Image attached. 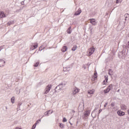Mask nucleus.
Masks as SVG:
<instances>
[{
	"mask_svg": "<svg viewBox=\"0 0 129 129\" xmlns=\"http://www.w3.org/2000/svg\"><path fill=\"white\" fill-rule=\"evenodd\" d=\"M51 88H52L51 85H48L44 89V94H48L50 92V90H51Z\"/></svg>",
	"mask_w": 129,
	"mask_h": 129,
	"instance_id": "nucleus-1",
	"label": "nucleus"
},
{
	"mask_svg": "<svg viewBox=\"0 0 129 129\" xmlns=\"http://www.w3.org/2000/svg\"><path fill=\"white\" fill-rule=\"evenodd\" d=\"M113 86V85L111 84L110 85H109L107 87V88L106 89H105L104 90V93H108V92H109L110 90H111V88H112Z\"/></svg>",
	"mask_w": 129,
	"mask_h": 129,
	"instance_id": "nucleus-2",
	"label": "nucleus"
},
{
	"mask_svg": "<svg viewBox=\"0 0 129 129\" xmlns=\"http://www.w3.org/2000/svg\"><path fill=\"white\" fill-rule=\"evenodd\" d=\"M95 51V48L94 47H91L88 49V55L89 56H91V54L94 53Z\"/></svg>",
	"mask_w": 129,
	"mask_h": 129,
	"instance_id": "nucleus-3",
	"label": "nucleus"
},
{
	"mask_svg": "<svg viewBox=\"0 0 129 129\" xmlns=\"http://www.w3.org/2000/svg\"><path fill=\"white\" fill-rule=\"evenodd\" d=\"M37 48H38V43H35L34 44H33L31 47H30V49L31 50H35V49H37Z\"/></svg>",
	"mask_w": 129,
	"mask_h": 129,
	"instance_id": "nucleus-4",
	"label": "nucleus"
},
{
	"mask_svg": "<svg viewBox=\"0 0 129 129\" xmlns=\"http://www.w3.org/2000/svg\"><path fill=\"white\" fill-rule=\"evenodd\" d=\"M95 90L94 89H92V90H88V94H89L90 95V96H88V97H91L92 96L91 95L92 94H94V92H95Z\"/></svg>",
	"mask_w": 129,
	"mask_h": 129,
	"instance_id": "nucleus-5",
	"label": "nucleus"
},
{
	"mask_svg": "<svg viewBox=\"0 0 129 129\" xmlns=\"http://www.w3.org/2000/svg\"><path fill=\"white\" fill-rule=\"evenodd\" d=\"M51 113H53V111H52L51 110H49L44 113V115H45L46 116H49V115H50V114H51Z\"/></svg>",
	"mask_w": 129,
	"mask_h": 129,
	"instance_id": "nucleus-6",
	"label": "nucleus"
},
{
	"mask_svg": "<svg viewBox=\"0 0 129 129\" xmlns=\"http://www.w3.org/2000/svg\"><path fill=\"white\" fill-rule=\"evenodd\" d=\"M90 114V111L89 110L86 111L84 113V117H87L88 116H89Z\"/></svg>",
	"mask_w": 129,
	"mask_h": 129,
	"instance_id": "nucleus-7",
	"label": "nucleus"
},
{
	"mask_svg": "<svg viewBox=\"0 0 129 129\" xmlns=\"http://www.w3.org/2000/svg\"><path fill=\"white\" fill-rule=\"evenodd\" d=\"M60 89H62V88H61V85H58L55 87L54 89L55 92H59V90H60Z\"/></svg>",
	"mask_w": 129,
	"mask_h": 129,
	"instance_id": "nucleus-8",
	"label": "nucleus"
},
{
	"mask_svg": "<svg viewBox=\"0 0 129 129\" xmlns=\"http://www.w3.org/2000/svg\"><path fill=\"white\" fill-rule=\"evenodd\" d=\"M98 109V107H96L95 108L94 110L92 111L91 114V116H92V117L94 118L96 116V114H95V110H97Z\"/></svg>",
	"mask_w": 129,
	"mask_h": 129,
	"instance_id": "nucleus-9",
	"label": "nucleus"
},
{
	"mask_svg": "<svg viewBox=\"0 0 129 129\" xmlns=\"http://www.w3.org/2000/svg\"><path fill=\"white\" fill-rule=\"evenodd\" d=\"M90 23L93 26H96V25H97V23H96L94 19H90Z\"/></svg>",
	"mask_w": 129,
	"mask_h": 129,
	"instance_id": "nucleus-10",
	"label": "nucleus"
},
{
	"mask_svg": "<svg viewBox=\"0 0 129 129\" xmlns=\"http://www.w3.org/2000/svg\"><path fill=\"white\" fill-rule=\"evenodd\" d=\"M117 113L118 114V115H119L120 116H122L123 115H124V114H125V113H124V112L119 110L117 112Z\"/></svg>",
	"mask_w": 129,
	"mask_h": 129,
	"instance_id": "nucleus-11",
	"label": "nucleus"
},
{
	"mask_svg": "<svg viewBox=\"0 0 129 129\" xmlns=\"http://www.w3.org/2000/svg\"><path fill=\"white\" fill-rule=\"evenodd\" d=\"M6 65V61L3 59H0V67H4Z\"/></svg>",
	"mask_w": 129,
	"mask_h": 129,
	"instance_id": "nucleus-12",
	"label": "nucleus"
},
{
	"mask_svg": "<svg viewBox=\"0 0 129 129\" xmlns=\"http://www.w3.org/2000/svg\"><path fill=\"white\" fill-rule=\"evenodd\" d=\"M70 70H71V68L70 67H66L63 68V71H64V72H69Z\"/></svg>",
	"mask_w": 129,
	"mask_h": 129,
	"instance_id": "nucleus-13",
	"label": "nucleus"
},
{
	"mask_svg": "<svg viewBox=\"0 0 129 129\" xmlns=\"http://www.w3.org/2000/svg\"><path fill=\"white\" fill-rule=\"evenodd\" d=\"M81 14V9H79L78 10L75 12V16H79Z\"/></svg>",
	"mask_w": 129,
	"mask_h": 129,
	"instance_id": "nucleus-14",
	"label": "nucleus"
},
{
	"mask_svg": "<svg viewBox=\"0 0 129 129\" xmlns=\"http://www.w3.org/2000/svg\"><path fill=\"white\" fill-rule=\"evenodd\" d=\"M67 84V83H62L59 84V85H60V87L62 90L64 89V87H65V86H66Z\"/></svg>",
	"mask_w": 129,
	"mask_h": 129,
	"instance_id": "nucleus-15",
	"label": "nucleus"
},
{
	"mask_svg": "<svg viewBox=\"0 0 129 129\" xmlns=\"http://www.w3.org/2000/svg\"><path fill=\"white\" fill-rule=\"evenodd\" d=\"M78 92H79V89L75 88L74 92H73V94H76V93H78Z\"/></svg>",
	"mask_w": 129,
	"mask_h": 129,
	"instance_id": "nucleus-16",
	"label": "nucleus"
},
{
	"mask_svg": "<svg viewBox=\"0 0 129 129\" xmlns=\"http://www.w3.org/2000/svg\"><path fill=\"white\" fill-rule=\"evenodd\" d=\"M108 74L110 76H112L113 75V71L111 69H109L108 70Z\"/></svg>",
	"mask_w": 129,
	"mask_h": 129,
	"instance_id": "nucleus-17",
	"label": "nucleus"
},
{
	"mask_svg": "<svg viewBox=\"0 0 129 129\" xmlns=\"http://www.w3.org/2000/svg\"><path fill=\"white\" fill-rule=\"evenodd\" d=\"M0 18L3 19V18H6V15L4 13V12H1L0 13Z\"/></svg>",
	"mask_w": 129,
	"mask_h": 129,
	"instance_id": "nucleus-18",
	"label": "nucleus"
},
{
	"mask_svg": "<svg viewBox=\"0 0 129 129\" xmlns=\"http://www.w3.org/2000/svg\"><path fill=\"white\" fill-rule=\"evenodd\" d=\"M120 107L122 110H125V109H126V106L124 104L121 105Z\"/></svg>",
	"mask_w": 129,
	"mask_h": 129,
	"instance_id": "nucleus-19",
	"label": "nucleus"
},
{
	"mask_svg": "<svg viewBox=\"0 0 129 129\" xmlns=\"http://www.w3.org/2000/svg\"><path fill=\"white\" fill-rule=\"evenodd\" d=\"M68 49V48L67 47V46H63L61 49V51L62 52H66Z\"/></svg>",
	"mask_w": 129,
	"mask_h": 129,
	"instance_id": "nucleus-20",
	"label": "nucleus"
},
{
	"mask_svg": "<svg viewBox=\"0 0 129 129\" xmlns=\"http://www.w3.org/2000/svg\"><path fill=\"white\" fill-rule=\"evenodd\" d=\"M67 33H68V34H71V33H72V31H71V27H69L67 30Z\"/></svg>",
	"mask_w": 129,
	"mask_h": 129,
	"instance_id": "nucleus-21",
	"label": "nucleus"
},
{
	"mask_svg": "<svg viewBox=\"0 0 129 129\" xmlns=\"http://www.w3.org/2000/svg\"><path fill=\"white\" fill-rule=\"evenodd\" d=\"M14 24H15V22L14 21H11L8 22V26H11V25H14Z\"/></svg>",
	"mask_w": 129,
	"mask_h": 129,
	"instance_id": "nucleus-22",
	"label": "nucleus"
},
{
	"mask_svg": "<svg viewBox=\"0 0 129 129\" xmlns=\"http://www.w3.org/2000/svg\"><path fill=\"white\" fill-rule=\"evenodd\" d=\"M59 126H60V127H61V128H64L65 125H64V124L60 123Z\"/></svg>",
	"mask_w": 129,
	"mask_h": 129,
	"instance_id": "nucleus-23",
	"label": "nucleus"
},
{
	"mask_svg": "<svg viewBox=\"0 0 129 129\" xmlns=\"http://www.w3.org/2000/svg\"><path fill=\"white\" fill-rule=\"evenodd\" d=\"M77 49V45H74V47L72 48V51H75Z\"/></svg>",
	"mask_w": 129,
	"mask_h": 129,
	"instance_id": "nucleus-24",
	"label": "nucleus"
},
{
	"mask_svg": "<svg viewBox=\"0 0 129 129\" xmlns=\"http://www.w3.org/2000/svg\"><path fill=\"white\" fill-rule=\"evenodd\" d=\"M11 100L12 103H15V98L14 97L11 98Z\"/></svg>",
	"mask_w": 129,
	"mask_h": 129,
	"instance_id": "nucleus-25",
	"label": "nucleus"
},
{
	"mask_svg": "<svg viewBox=\"0 0 129 129\" xmlns=\"http://www.w3.org/2000/svg\"><path fill=\"white\" fill-rule=\"evenodd\" d=\"M39 64H40V62H37L35 64H34V67H38L39 66Z\"/></svg>",
	"mask_w": 129,
	"mask_h": 129,
	"instance_id": "nucleus-26",
	"label": "nucleus"
},
{
	"mask_svg": "<svg viewBox=\"0 0 129 129\" xmlns=\"http://www.w3.org/2000/svg\"><path fill=\"white\" fill-rule=\"evenodd\" d=\"M94 78H97V73H95L94 74Z\"/></svg>",
	"mask_w": 129,
	"mask_h": 129,
	"instance_id": "nucleus-27",
	"label": "nucleus"
},
{
	"mask_svg": "<svg viewBox=\"0 0 129 129\" xmlns=\"http://www.w3.org/2000/svg\"><path fill=\"white\" fill-rule=\"evenodd\" d=\"M122 2V0H116V4H119V3H121Z\"/></svg>",
	"mask_w": 129,
	"mask_h": 129,
	"instance_id": "nucleus-28",
	"label": "nucleus"
},
{
	"mask_svg": "<svg viewBox=\"0 0 129 129\" xmlns=\"http://www.w3.org/2000/svg\"><path fill=\"white\" fill-rule=\"evenodd\" d=\"M40 121H41V119H38L36 122H35V125H37V124H38V123H39V122H40Z\"/></svg>",
	"mask_w": 129,
	"mask_h": 129,
	"instance_id": "nucleus-29",
	"label": "nucleus"
},
{
	"mask_svg": "<svg viewBox=\"0 0 129 129\" xmlns=\"http://www.w3.org/2000/svg\"><path fill=\"white\" fill-rule=\"evenodd\" d=\"M104 77L105 78V80L106 81V82H107V80H108V77L105 76Z\"/></svg>",
	"mask_w": 129,
	"mask_h": 129,
	"instance_id": "nucleus-30",
	"label": "nucleus"
},
{
	"mask_svg": "<svg viewBox=\"0 0 129 129\" xmlns=\"http://www.w3.org/2000/svg\"><path fill=\"white\" fill-rule=\"evenodd\" d=\"M129 15H128V14H125V15H124V17H125V21H126L127 20V16H128Z\"/></svg>",
	"mask_w": 129,
	"mask_h": 129,
	"instance_id": "nucleus-31",
	"label": "nucleus"
},
{
	"mask_svg": "<svg viewBox=\"0 0 129 129\" xmlns=\"http://www.w3.org/2000/svg\"><path fill=\"white\" fill-rule=\"evenodd\" d=\"M62 121H63V122H66V121H67V119H66L65 117H64L63 118Z\"/></svg>",
	"mask_w": 129,
	"mask_h": 129,
	"instance_id": "nucleus-32",
	"label": "nucleus"
},
{
	"mask_svg": "<svg viewBox=\"0 0 129 129\" xmlns=\"http://www.w3.org/2000/svg\"><path fill=\"white\" fill-rule=\"evenodd\" d=\"M4 47H5V45L2 46L0 47V52H1V51H2V50H3V49H4Z\"/></svg>",
	"mask_w": 129,
	"mask_h": 129,
	"instance_id": "nucleus-33",
	"label": "nucleus"
},
{
	"mask_svg": "<svg viewBox=\"0 0 129 129\" xmlns=\"http://www.w3.org/2000/svg\"><path fill=\"white\" fill-rule=\"evenodd\" d=\"M21 4L22 6H24L25 5V1L22 2L21 3Z\"/></svg>",
	"mask_w": 129,
	"mask_h": 129,
	"instance_id": "nucleus-34",
	"label": "nucleus"
},
{
	"mask_svg": "<svg viewBox=\"0 0 129 129\" xmlns=\"http://www.w3.org/2000/svg\"><path fill=\"white\" fill-rule=\"evenodd\" d=\"M36 124H34L33 126H32V129H35L36 128Z\"/></svg>",
	"mask_w": 129,
	"mask_h": 129,
	"instance_id": "nucleus-35",
	"label": "nucleus"
},
{
	"mask_svg": "<svg viewBox=\"0 0 129 129\" xmlns=\"http://www.w3.org/2000/svg\"><path fill=\"white\" fill-rule=\"evenodd\" d=\"M21 105H22V103H19L18 107H19V108H20V106H21Z\"/></svg>",
	"mask_w": 129,
	"mask_h": 129,
	"instance_id": "nucleus-36",
	"label": "nucleus"
},
{
	"mask_svg": "<svg viewBox=\"0 0 129 129\" xmlns=\"http://www.w3.org/2000/svg\"><path fill=\"white\" fill-rule=\"evenodd\" d=\"M83 68H84V70L86 69V66H85V64L83 65Z\"/></svg>",
	"mask_w": 129,
	"mask_h": 129,
	"instance_id": "nucleus-37",
	"label": "nucleus"
},
{
	"mask_svg": "<svg viewBox=\"0 0 129 129\" xmlns=\"http://www.w3.org/2000/svg\"><path fill=\"white\" fill-rule=\"evenodd\" d=\"M107 104H108V103L107 102L105 103V104L104 105V107H106V106H107Z\"/></svg>",
	"mask_w": 129,
	"mask_h": 129,
	"instance_id": "nucleus-38",
	"label": "nucleus"
},
{
	"mask_svg": "<svg viewBox=\"0 0 129 129\" xmlns=\"http://www.w3.org/2000/svg\"><path fill=\"white\" fill-rule=\"evenodd\" d=\"M111 106H112V107H113V106H114V103H111Z\"/></svg>",
	"mask_w": 129,
	"mask_h": 129,
	"instance_id": "nucleus-39",
	"label": "nucleus"
},
{
	"mask_svg": "<svg viewBox=\"0 0 129 129\" xmlns=\"http://www.w3.org/2000/svg\"><path fill=\"white\" fill-rule=\"evenodd\" d=\"M102 111V109H100V110H99V112H98V114H99V113H100V112H101Z\"/></svg>",
	"mask_w": 129,
	"mask_h": 129,
	"instance_id": "nucleus-40",
	"label": "nucleus"
},
{
	"mask_svg": "<svg viewBox=\"0 0 129 129\" xmlns=\"http://www.w3.org/2000/svg\"><path fill=\"white\" fill-rule=\"evenodd\" d=\"M42 48H43V46H40V48H39V50H40V49H42Z\"/></svg>",
	"mask_w": 129,
	"mask_h": 129,
	"instance_id": "nucleus-41",
	"label": "nucleus"
},
{
	"mask_svg": "<svg viewBox=\"0 0 129 129\" xmlns=\"http://www.w3.org/2000/svg\"><path fill=\"white\" fill-rule=\"evenodd\" d=\"M103 83H106V81L105 80L103 81Z\"/></svg>",
	"mask_w": 129,
	"mask_h": 129,
	"instance_id": "nucleus-42",
	"label": "nucleus"
},
{
	"mask_svg": "<svg viewBox=\"0 0 129 129\" xmlns=\"http://www.w3.org/2000/svg\"><path fill=\"white\" fill-rule=\"evenodd\" d=\"M16 129H22V128H20L19 127H17Z\"/></svg>",
	"mask_w": 129,
	"mask_h": 129,
	"instance_id": "nucleus-43",
	"label": "nucleus"
},
{
	"mask_svg": "<svg viewBox=\"0 0 129 129\" xmlns=\"http://www.w3.org/2000/svg\"><path fill=\"white\" fill-rule=\"evenodd\" d=\"M6 109H8V107L6 106Z\"/></svg>",
	"mask_w": 129,
	"mask_h": 129,
	"instance_id": "nucleus-44",
	"label": "nucleus"
},
{
	"mask_svg": "<svg viewBox=\"0 0 129 129\" xmlns=\"http://www.w3.org/2000/svg\"><path fill=\"white\" fill-rule=\"evenodd\" d=\"M70 124H71V125H72V123H71V122H70Z\"/></svg>",
	"mask_w": 129,
	"mask_h": 129,
	"instance_id": "nucleus-45",
	"label": "nucleus"
},
{
	"mask_svg": "<svg viewBox=\"0 0 129 129\" xmlns=\"http://www.w3.org/2000/svg\"><path fill=\"white\" fill-rule=\"evenodd\" d=\"M86 66H88V64H86Z\"/></svg>",
	"mask_w": 129,
	"mask_h": 129,
	"instance_id": "nucleus-46",
	"label": "nucleus"
},
{
	"mask_svg": "<svg viewBox=\"0 0 129 129\" xmlns=\"http://www.w3.org/2000/svg\"><path fill=\"white\" fill-rule=\"evenodd\" d=\"M42 50H43V49H41V51H42Z\"/></svg>",
	"mask_w": 129,
	"mask_h": 129,
	"instance_id": "nucleus-47",
	"label": "nucleus"
},
{
	"mask_svg": "<svg viewBox=\"0 0 129 129\" xmlns=\"http://www.w3.org/2000/svg\"><path fill=\"white\" fill-rule=\"evenodd\" d=\"M103 84H105H105H105V83H104Z\"/></svg>",
	"mask_w": 129,
	"mask_h": 129,
	"instance_id": "nucleus-48",
	"label": "nucleus"
},
{
	"mask_svg": "<svg viewBox=\"0 0 129 129\" xmlns=\"http://www.w3.org/2000/svg\"><path fill=\"white\" fill-rule=\"evenodd\" d=\"M118 91H119V90H118Z\"/></svg>",
	"mask_w": 129,
	"mask_h": 129,
	"instance_id": "nucleus-49",
	"label": "nucleus"
}]
</instances>
